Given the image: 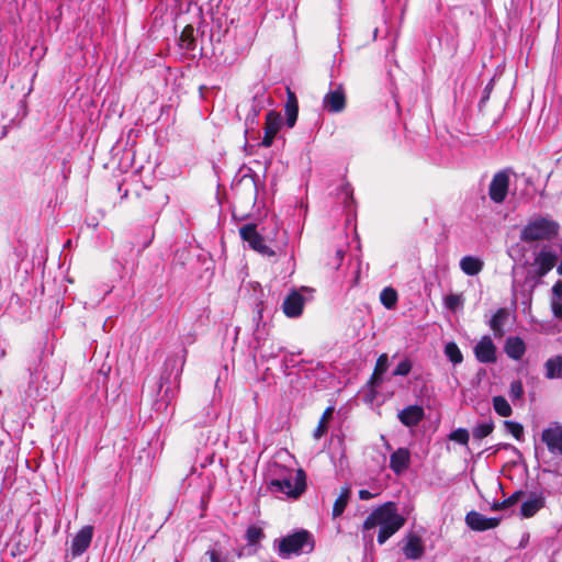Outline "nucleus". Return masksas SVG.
Here are the masks:
<instances>
[{
  "label": "nucleus",
  "instance_id": "obj_1",
  "mask_svg": "<svg viewBox=\"0 0 562 562\" xmlns=\"http://www.w3.org/2000/svg\"><path fill=\"white\" fill-rule=\"evenodd\" d=\"M267 488L273 494H282L288 498L296 499L306 490V474L302 469H294L279 462L271 461L267 469Z\"/></svg>",
  "mask_w": 562,
  "mask_h": 562
},
{
  "label": "nucleus",
  "instance_id": "obj_2",
  "mask_svg": "<svg viewBox=\"0 0 562 562\" xmlns=\"http://www.w3.org/2000/svg\"><path fill=\"white\" fill-rule=\"evenodd\" d=\"M405 524V519L397 513L395 503L386 502L376 507L363 522V539L373 540L371 530L379 527L378 542L383 544Z\"/></svg>",
  "mask_w": 562,
  "mask_h": 562
},
{
  "label": "nucleus",
  "instance_id": "obj_3",
  "mask_svg": "<svg viewBox=\"0 0 562 562\" xmlns=\"http://www.w3.org/2000/svg\"><path fill=\"white\" fill-rule=\"evenodd\" d=\"M273 547L280 558L290 559L292 555L311 553L314 550L315 540L310 531L301 529L276 539Z\"/></svg>",
  "mask_w": 562,
  "mask_h": 562
},
{
  "label": "nucleus",
  "instance_id": "obj_4",
  "mask_svg": "<svg viewBox=\"0 0 562 562\" xmlns=\"http://www.w3.org/2000/svg\"><path fill=\"white\" fill-rule=\"evenodd\" d=\"M513 179L516 180V173L512 168H505L494 173L493 179V201L494 204L506 203V213L494 209V214L501 215L503 220L509 212H514L516 204L513 199L516 196V188L512 189Z\"/></svg>",
  "mask_w": 562,
  "mask_h": 562
},
{
  "label": "nucleus",
  "instance_id": "obj_5",
  "mask_svg": "<svg viewBox=\"0 0 562 562\" xmlns=\"http://www.w3.org/2000/svg\"><path fill=\"white\" fill-rule=\"evenodd\" d=\"M558 222L548 217H536L524 227L520 238L524 241L551 240L559 234Z\"/></svg>",
  "mask_w": 562,
  "mask_h": 562
},
{
  "label": "nucleus",
  "instance_id": "obj_6",
  "mask_svg": "<svg viewBox=\"0 0 562 562\" xmlns=\"http://www.w3.org/2000/svg\"><path fill=\"white\" fill-rule=\"evenodd\" d=\"M557 259V254L550 248L541 249L533 263L527 269L525 282L535 283L540 280L554 267Z\"/></svg>",
  "mask_w": 562,
  "mask_h": 562
},
{
  "label": "nucleus",
  "instance_id": "obj_7",
  "mask_svg": "<svg viewBox=\"0 0 562 562\" xmlns=\"http://www.w3.org/2000/svg\"><path fill=\"white\" fill-rule=\"evenodd\" d=\"M540 440L552 457L562 459V422L549 423L542 429Z\"/></svg>",
  "mask_w": 562,
  "mask_h": 562
},
{
  "label": "nucleus",
  "instance_id": "obj_8",
  "mask_svg": "<svg viewBox=\"0 0 562 562\" xmlns=\"http://www.w3.org/2000/svg\"><path fill=\"white\" fill-rule=\"evenodd\" d=\"M240 237L248 243L249 247L265 257H272L276 251L266 244L262 235L257 231V226L252 223L245 224L239 228Z\"/></svg>",
  "mask_w": 562,
  "mask_h": 562
},
{
  "label": "nucleus",
  "instance_id": "obj_9",
  "mask_svg": "<svg viewBox=\"0 0 562 562\" xmlns=\"http://www.w3.org/2000/svg\"><path fill=\"white\" fill-rule=\"evenodd\" d=\"M306 299L300 291H292L283 301L282 310L285 316L296 318L302 315Z\"/></svg>",
  "mask_w": 562,
  "mask_h": 562
},
{
  "label": "nucleus",
  "instance_id": "obj_10",
  "mask_svg": "<svg viewBox=\"0 0 562 562\" xmlns=\"http://www.w3.org/2000/svg\"><path fill=\"white\" fill-rule=\"evenodd\" d=\"M93 537V527H82L74 537L70 546L72 557L81 555L90 546Z\"/></svg>",
  "mask_w": 562,
  "mask_h": 562
},
{
  "label": "nucleus",
  "instance_id": "obj_11",
  "mask_svg": "<svg viewBox=\"0 0 562 562\" xmlns=\"http://www.w3.org/2000/svg\"><path fill=\"white\" fill-rule=\"evenodd\" d=\"M323 106L330 113H339L346 106L345 91L341 86L327 92L323 100Z\"/></svg>",
  "mask_w": 562,
  "mask_h": 562
},
{
  "label": "nucleus",
  "instance_id": "obj_12",
  "mask_svg": "<svg viewBox=\"0 0 562 562\" xmlns=\"http://www.w3.org/2000/svg\"><path fill=\"white\" fill-rule=\"evenodd\" d=\"M546 506V497L543 493H531L520 505V514L525 518L533 517L540 509Z\"/></svg>",
  "mask_w": 562,
  "mask_h": 562
},
{
  "label": "nucleus",
  "instance_id": "obj_13",
  "mask_svg": "<svg viewBox=\"0 0 562 562\" xmlns=\"http://www.w3.org/2000/svg\"><path fill=\"white\" fill-rule=\"evenodd\" d=\"M425 416L424 408L418 405H409L400 411L397 418L406 427H414L423 420Z\"/></svg>",
  "mask_w": 562,
  "mask_h": 562
},
{
  "label": "nucleus",
  "instance_id": "obj_14",
  "mask_svg": "<svg viewBox=\"0 0 562 562\" xmlns=\"http://www.w3.org/2000/svg\"><path fill=\"white\" fill-rule=\"evenodd\" d=\"M409 451L406 448H398L391 454L390 468L395 474L403 473L409 465Z\"/></svg>",
  "mask_w": 562,
  "mask_h": 562
},
{
  "label": "nucleus",
  "instance_id": "obj_15",
  "mask_svg": "<svg viewBox=\"0 0 562 562\" xmlns=\"http://www.w3.org/2000/svg\"><path fill=\"white\" fill-rule=\"evenodd\" d=\"M505 353L514 360H519L526 352V344L520 337L509 336L504 344Z\"/></svg>",
  "mask_w": 562,
  "mask_h": 562
},
{
  "label": "nucleus",
  "instance_id": "obj_16",
  "mask_svg": "<svg viewBox=\"0 0 562 562\" xmlns=\"http://www.w3.org/2000/svg\"><path fill=\"white\" fill-rule=\"evenodd\" d=\"M467 526L474 531H485L492 528V518L471 510L465 516Z\"/></svg>",
  "mask_w": 562,
  "mask_h": 562
},
{
  "label": "nucleus",
  "instance_id": "obj_17",
  "mask_svg": "<svg viewBox=\"0 0 562 562\" xmlns=\"http://www.w3.org/2000/svg\"><path fill=\"white\" fill-rule=\"evenodd\" d=\"M286 95L288 98L284 106V112L286 117V125L288 127L292 128L297 120L299 104L295 93L291 91L289 88L286 89Z\"/></svg>",
  "mask_w": 562,
  "mask_h": 562
},
{
  "label": "nucleus",
  "instance_id": "obj_18",
  "mask_svg": "<svg viewBox=\"0 0 562 562\" xmlns=\"http://www.w3.org/2000/svg\"><path fill=\"white\" fill-rule=\"evenodd\" d=\"M403 552L407 559L416 560L424 554V546L419 537L411 536L406 544L403 547Z\"/></svg>",
  "mask_w": 562,
  "mask_h": 562
},
{
  "label": "nucleus",
  "instance_id": "obj_19",
  "mask_svg": "<svg viewBox=\"0 0 562 562\" xmlns=\"http://www.w3.org/2000/svg\"><path fill=\"white\" fill-rule=\"evenodd\" d=\"M474 353L480 362H492V338L484 336L474 347Z\"/></svg>",
  "mask_w": 562,
  "mask_h": 562
},
{
  "label": "nucleus",
  "instance_id": "obj_20",
  "mask_svg": "<svg viewBox=\"0 0 562 562\" xmlns=\"http://www.w3.org/2000/svg\"><path fill=\"white\" fill-rule=\"evenodd\" d=\"M546 369V378L553 380V379H561L562 378V356H554L549 358L544 363Z\"/></svg>",
  "mask_w": 562,
  "mask_h": 562
},
{
  "label": "nucleus",
  "instance_id": "obj_21",
  "mask_svg": "<svg viewBox=\"0 0 562 562\" xmlns=\"http://www.w3.org/2000/svg\"><path fill=\"white\" fill-rule=\"evenodd\" d=\"M460 268L468 276H476L483 268V261L479 257L465 256L460 260Z\"/></svg>",
  "mask_w": 562,
  "mask_h": 562
},
{
  "label": "nucleus",
  "instance_id": "obj_22",
  "mask_svg": "<svg viewBox=\"0 0 562 562\" xmlns=\"http://www.w3.org/2000/svg\"><path fill=\"white\" fill-rule=\"evenodd\" d=\"M179 46L186 52H192L196 47V41L194 36V27L187 25L179 37Z\"/></svg>",
  "mask_w": 562,
  "mask_h": 562
},
{
  "label": "nucleus",
  "instance_id": "obj_23",
  "mask_svg": "<svg viewBox=\"0 0 562 562\" xmlns=\"http://www.w3.org/2000/svg\"><path fill=\"white\" fill-rule=\"evenodd\" d=\"M282 125V116L279 112L276 111H269L266 115V125H265V132L267 134L276 136Z\"/></svg>",
  "mask_w": 562,
  "mask_h": 562
},
{
  "label": "nucleus",
  "instance_id": "obj_24",
  "mask_svg": "<svg viewBox=\"0 0 562 562\" xmlns=\"http://www.w3.org/2000/svg\"><path fill=\"white\" fill-rule=\"evenodd\" d=\"M552 313L557 318H562V282L558 281L552 286L551 297Z\"/></svg>",
  "mask_w": 562,
  "mask_h": 562
},
{
  "label": "nucleus",
  "instance_id": "obj_25",
  "mask_svg": "<svg viewBox=\"0 0 562 562\" xmlns=\"http://www.w3.org/2000/svg\"><path fill=\"white\" fill-rule=\"evenodd\" d=\"M350 493L351 492H350L349 486H345L341 488L340 494L336 498L334 506H333V517L334 518L339 517L344 513V510L349 502Z\"/></svg>",
  "mask_w": 562,
  "mask_h": 562
},
{
  "label": "nucleus",
  "instance_id": "obj_26",
  "mask_svg": "<svg viewBox=\"0 0 562 562\" xmlns=\"http://www.w3.org/2000/svg\"><path fill=\"white\" fill-rule=\"evenodd\" d=\"M509 312L506 308H499L494 313V337H501L504 334V324L509 318Z\"/></svg>",
  "mask_w": 562,
  "mask_h": 562
},
{
  "label": "nucleus",
  "instance_id": "obj_27",
  "mask_svg": "<svg viewBox=\"0 0 562 562\" xmlns=\"http://www.w3.org/2000/svg\"><path fill=\"white\" fill-rule=\"evenodd\" d=\"M389 367V358L386 353H382L375 363L374 372L371 379V382L378 385L381 381V375L387 370Z\"/></svg>",
  "mask_w": 562,
  "mask_h": 562
},
{
  "label": "nucleus",
  "instance_id": "obj_28",
  "mask_svg": "<svg viewBox=\"0 0 562 562\" xmlns=\"http://www.w3.org/2000/svg\"><path fill=\"white\" fill-rule=\"evenodd\" d=\"M380 301L387 310H393L397 303V292L393 288H385L380 294Z\"/></svg>",
  "mask_w": 562,
  "mask_h": 562
},
{
  "label": "nucleus",
  "instance_id": "obj_29",
  "mask_svg": "<svg viewBox=\"0 0 562 562\" xmlns=\"http://www.w3.org/2000/svg\"><path fill=\"white\" fill-rule=\"evenodd\" d=\"M334 413V407L333 406H329L325 409V412L323 413L321 419H319V423L316 427V429L314 430V438L315 439H319L322 436H324L327 431V420L331 417Z\"/></svg>",
  "mask_w": 562,
  "mask_h": 562
},
{
  "label": "nucleus",
  "instance_id": "obj_30",
  "mask_svg": "<svg viewBox=\"0 0 562 562\" xmlns=\"http://www.w3.org/2000/svg\"><path fill=\"white\" fill-rule=\"evenodd\" d=\"M445 355L454 366L460 364L463 360V356L458 345L453 341L448 342L445 346Z\"/></svg>",
  "mask_w": 562,
  "mask_h": 562
},
{
  "label": "nucleus",
  "instance_id": "obj_31",
  "mask_svg": "<svg viewBox=\"0 0 562 562\" xmlns=\"http://www.w3.org/2000/svg\"><path fill=\"white\" fill-rule=\"evenodd\" d=\"M503 425L507 434H510L517 440H522L524 427L521 424L513 420H504Z\"/></svg>",
  "mask_w": 562,
  "mask_h": 562
},
{
  "label": "nucleus",
  "instance_id": "obj_32",
  "mask_svg": "<svg viewBox=\"0 0 562 562\" xmlns=\"http://www.w3.org/2000/svg\"><path fill=\"white\" fill-rule=\"evenodd\" d=\"M494 411L503 417H508L512 414V407L503 396H494Z\"/></svg>",
  "mask_w": 562,
  "mask_h": 562
},
{
  "label": "nucleus",
  "instance_id": "obj_33",
  "mask_svg": "<svg viewBox=\"0 0 562 562\" xmlns=\"http://www.w3.org/2000/svg\"><path fill=\"white\" fill-rule=\"evenodd\" d=\"M443 304L449 311L456 312L463 306V297L461 294H449L445 296Z\"/></svg>",
  "mask_w": 562,
  "mask_h": 562
},
{
  "label": "nucleus",
  "instance_id": "obj_34",
  "mask_svg": "<svg viewBox=\"0 0 562 562\" xmlns=\"http://www.w3.org/2000/svg\"><path fill=\"white\" fill-rule=\"evenodd\" d=\"M263 536L265 535L262 529L257 526L248 527L245 535L247 543L250 546L258 543L263 538Z\"/></svg>",
  "mask_w": 562,
  "mask_h": 562
},
{
  "label": "nucleus",
  "instance_id": "obj_35",
  "mask_svg": "<svg viewBox=\"0 0 562 562\" xmlns=\"http://www.w3.org/2000/svg\"><path fill=\"white\" fill-rule=\"evenodd\" d=\"M492 432V424L491 423H483L479 424L473 429V437L475 439H483L487 437Z\"/></svg>",
  "mask_w": 562,
  "mask_h": 562
},
{
  "label": "nucleus",
  "instance_id": "obj_36",
  "mask_svg": "<svg viewBox=\"0 0 562 562\" xmlns=\"http://www.w3.org/2000/svg\"><path fill=\"white\" fill-rule=\"evenodd\" d=\"M412 361L409 359L402 360L393 371L395 376H406L412 370Z\"/></svg>",
  "mask_w": 562,
  "mask_h": 562
},
{
  "label": "nucleus",
  "instance_id": "obj_37",
  "mask_svg": "<svg viewBox=\"0 0 562 562\" xmlns=\"http://www.w3.org/2000/svg\"><path fill=\"white\" fill-rule=\"evenodd\" d=\"M449 438L456 442L465 445L469 440V432L465 429L459 428V429L452 431L450 434Z\"/></svg>",
  "mask_w": 562,
  "mask_h": 562
},
{
  "label": "nucleus",
  "instance_id": "obj_38",
  "mask_svg": "<svg viewBox=\"0 0 562 562\" xmlns=\"http://www.w3.org/2000/svg\"><path fill=\"white\" fill-rule=\"evenodd\" d=\"M522 393H524V390H522L521 382L520 381H514L510 384V391H509V395H510L512 400L516 401V400L521 398Z\"/></svg>",
  "mask_w": 562,
  "mask_h": 562
},
{
  "label": "nucleus",
  "instance_id": "obj_39",
  "mask_svg": "<svg viewBox=\"0 0 562 562\" xmlns=\"http://www.w3.org/2000/svg\"><path fill=\"white\" fill-rule=\"evenodd\" d=\"M175 396V391L171 390V389H166L165 390V394L162 395V397L159 400V402L157 403L158 405V408L160 409L161 407L164 408H167V406L170 404V401Z\"/></svg>",
  "mask_w": 562,
  "mask_h": 562
},
{
  "label": "nucleus",
  "instance_id": "obj_40",
  "mask_svg": "<svg viewBox=\"0 0 562 562\" xmlns=\"http://www.w3.org/2000/svg\"><path fill=\"white\" fill-rule=\"evenodd\" d=\"M206 554H209V555H210V560H211V562H232V561H229V560H228V558H227V557L222 555V554H221L218 551H216V550H209V551L206 552Z\"/></svg>",
  "mask_w": 562,
  "mask_h": 562
},
{
  "label": "nucleus",
  "instance_id": "obj_41",
  "mask_svg": "<svg viewBox=\"0 0 562 562\" xmlns=\"http://www.w3.org/2000/svg\"><path fill=\"white\" fill-rule=\"evenodd\" d=\"M516 499H517V493L513 494L508 499H506L502 503L494 501V504H493L494 510L505 508V507L514 504L516 502Z\"/></svg>",
  "mask_w": 562,
  "mask_h": 562
},
{
  "label": "nucleus",
  "instance_id": "obj_42",
  "mask_svg": "<svg viewBox=\"0 0 562 562\" xmlns=\"http://www.w3.org/2000/svg\"><path fill=\"white\" fill-rule=\"evenodd\" d=\"M344 257H345V250L338 249L335 254L331 266L337 269L341 265Z\"/></svg>",
  "mask_w": 562,
  "mask_h": 562
},
{
  "label": "nucleus",
  "instance_id": "obj_43",
  "mask_svg": "<svg viewBox=\"0 0 562 562\" xmlns=\"http://www.w3.org/2000/svg\"><path fill=\"white\" fill-rule=\"evenodd\" d=\"M481 186L483 187V190L486 192V194L492 198V180H488L485 176L481 181Z\"/></svg>",
  "mask_w": 562,
  "mask_h": 562
},
{
  "label": "nucleus",
  "instance_id": "obj_44",
  "mask_svg": "<svg viewBox=\"0 0 562 562\" xmlns=\"http://www.w3.org/2000/svg\"><path fill=\"white\" fill-rule=\"evenodd\" d=\"M274 137L276 136L267 134V132H265V136H263L262 142H261L262 146L270 147L272 145V143H273Z\"/></svg>",
  "mask_w": 562,
  "mask_h": 562
},
{
  "label": "nucleus",
  "instance_id": "obj_45",
  "mask_svg": "<svg viewBox=\"0 0 562 562\" xmlns=\"http://www.w3.org/2000/svg\"><path fill=\"white\" fill-rule=\"evenodd\" d=\"M375 495H376V494H373V493H371V492H369V491H367V490H360V491H359V497H360L361 499H364V501L371 499V498H373Z\"/></svg>",
  "mask_w": 562,
  "mask_h": 562
},
{
  "label": "nucleus",
  "instance_id": "obj_46",
  "mask_svg": "<svg viewBox=\"0 0 562 562\" xmlns=\"http://www.w3.org/2000/svg\"><path fill=\"white\" fill-rule=\"evenodd\" d=\"M491 85H492V80L486 85L485 90H484L485 94L481 99V104H483V105H485L488 101V89H490Z\"/></svg>",
  "mask_w": 562,
  "mask_h": 562
},
{
  "label": "nucleus",
  "instance_id": "obj_47",
  "mask_svg": "<svg viewBox=\"0 0 562 562\" xmlns=\"http://www.w3.org/2000/svg\"><path fill=\"white\" fill-rule=\"evenodd\" d=\"M342 192H352L349 184H345L341 189Z\"/></svg>",
  "mask_w": 562,
  "mask_h": 562
},
{
  "label": "nucleus",
  "instance_id": "obj_48",
  "mask_svg": "<svg viewBox=\"0 0 562 562\" xmlns=\"http://www.w3.org/2000/svg\"><path fill=\"white\" fill-rule=\"evenodd\" d=\"M558 273L562 276V261L558 266Z\"/></svg>",
  "mask_w": 562,
  "mask_h": 562
},
{
  "label": "nucleus",
  "instance_id": "obj_49",
  "mask_svg": "<svg viewBox=\"0 0 562 562\" xmlns=\"http://www.w3.org/2000/svg\"><path fill=\"white\" fill-rule=\"evenodd\" d=\"M486 323L492 327V317Z\"/></svg>",
  "mask_w": 562,
  "mask_h": 562
},
{
  "label": "nucleus",
  "instance_id": "obj_50",
  "mask_svg": "<svg viewBox=\"0 0 562 562\" xmlns=\"http://www.w3.org/2000/svg\"><path fill=\"white\" fill-rule=\"evenodd\" d=\"M284 361H285V362H291V361H292V359H288V357H285V358H284Z\"/></svg>",
  "mask_w": 562,
  "mask_h": 562
},
{
  "label": "nucleus",
  "instance_id": "obj_51",
  "mask_svg": "<svg viewBox=\"0 0 562 562\" xmlns=\"http://www.w3.org/2000/svg\"><path fill=\"white\" fill-rule=\"evenodd\" d=\"M496 525H497V520L494 518L493 526L496 527Z\"/></svg>",
  "mask_w": 562,
  "mask_h": 562
}]
</instances>
